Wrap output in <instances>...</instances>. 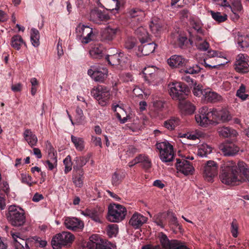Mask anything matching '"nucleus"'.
<instances>
[{
  "label": "nucleus",
  "instance_id": "393cba45",
  "mask_svg": "<svg viewBox=\"0 0 249 249\" xmlns=\"http://www.w3.org/2000/svg\"><path fill=\"white\" fill-rule=\"evenodd\" d=\"M202 97L205 100L209 102H217L222 99L221 95L210 89H204Z\"/></svg>",
  "mask_w": 249,
  "mask_h": 249
},
{
  "label": "nucleus",
  "instance_id": "f03ea898",
  "mask_svg": "<svg viewBox=\"0 0 249 249\" xmlns=\"http://www.w3.org/2000/svg\"><path fill=\"white\" fill-rule=\"evenodd\" d=\"M7 219L14 226L23 225L25 222L24 210L16 205H11L8 208Z\"/></svg>",
  "mask_w": 249,
  "mask_h": 249
},
{
  "label": "nucleus",
  "instance_id": "ddd939ff",
  "mask_svg": "<svg viewBox=\"0 0 249 249\" xmlns=\"http://www.w3.org/2000/svg\"><path fill=\"white\" fill-rule=\"evenodd\" d=\"M218 173V166L217 163L213 160H209L204 167L203 177L209 181L213 180Z\"/></svg>",
  "mask_w": 249,
  "mask_h": 249
},
{
  "label": "nucleus",
  "instance_id": "49530a36",
  "mask_svg": "<svg viewBox=\"0 0 249 249\" xmlns=\"http://www.w3.org/2000/svg\"><path fill=\"white\" fill-rule=\"evenodd\" d=\"M211 13L213 19L218 22H223L227 19V16L226 15L223 16L220 12H214L211 11Z\"/></svg>",
  "mask_w": 249,
  "mask_h": 249
},
{
  "label": "nucleus",
  "instance_id": "338daca9",
  "mask_svg": "<svg viewBox=\"0 0 249 249\" xmlns=\"http://www.w3.org/2000/svg\"><path fill=\"white\" fill-rule=\"evenodd\" d=\"M43 198L44 197L42 195L36 193L33 196L32 200L35 202H38Z\"/></svg>",
  "mask_w": 249,
  "mask_h": 249
},
{
  "label": "nucleus",
  "instance_id": "9d476101",
  "mask_svg": "<svg viewBox=\"0 0 249 249\" xmlns=\"http://www.w3.org/2000/svg\"><path fill=\"white\" fill-rule=\"evenodd\" d=\"M100 239L98 235H92L82 249H114L116 247L115 244L109 241H105L100 244Z\"/></svg>",
  "mask_w": 249,
  "mask_h": 249
},
{
  "label": "nucleus",
  "instance_id": "a19ab883",
  "mask_svg": "<svg viewBox=\"0 0 249 249\" xmlns=\"http://www.w3.org/2000/svg\"><path fill=\"white\" fill-rule=\"evenodd\" d=\"M179 120L178 118L173 117L164 123V126L169 130H173L175 127L179 124Z\"/></svg>",
  "mask_w": 249,
  "mask_h": 249
},
{
  "label": "nucleus",
  "instance_id": "9b49d317",
  "mask_svg": "<svg viewBox=\"0 0 249 249\" xmlns=\"http://www.w3.org/2000/svg\"><path fill=\"white\" fill-rule=\"evenodd\" d=\"M170 95L172 98L183 100L187 95L188 90L185 85L180 82H173L169 85Z\"/></svg>",
  "mask_w": 249,
  "mask_h": 249
},
{
  "label": "nucleus",
  "instance_id": "0e129e2a",
  "mask_svg": "<svg viewBox=\"0 0 249 249\" xmlns=\"http://www.w3.org/2000/svg\"><path fill=\"white\" fill-rule=\"evenodd\" d=\"M10 234L14 242V244L18 241V238H20L22 235V234L17 231H11Z\"/></svg>",
  "mask_w": 249,
  "mask_h": 249
},
{
  "label": "nucleus",
  "instance_id": "1a4fd4ad",
  "mask_svg": "<svg viewBox=\"0 0 249 249\" xmlns=\"http://www.w3.org/2000/svg\"><path fill=\"white\" fill-rule=\"evenodd\" d=\"M74 239L72 234L69 232L64 231L54 236L51 241L54 249H59L62 246L70 245Z\"/></svg>",
  "mask_w": 249,
  "mask_h": 249
},
{
  "label": "nucleus",
  "instance_id": "7c9ffc66",
  "mask_svg": "<svg viewBox=\"0 0 249 249\" xmlns=\"http://www.w3.org/2000/svg\"><path fill=\"white\" fill-rule=\"evenodd\" d=\"M88 160V158L86 157H76L75 159L76 165L73 166L74 171L78 172V171L83 170L82 167L86 164Z\"/></svg>",
  "mask_w": 249,
  "mask_h": 249
},
{
  "label": "nucleus",
  "instance_id": "aec40b11",
  "mask_svg": "<svg viewBox=\"0 0 249 249\" xmlns=\"http://www.w3.org/2000/svg\"><path fill=\"white\" fill-rule=\"evenodd\" d=\"M64 225L70 230L76 231L83 229L84 225L83 222L77 218L68 217L65 219Z\"/></svg>",
  "mask_w": 249,
  "mask_h": 249
},
{
  "label": "nucleus",
  "instance_id": "0eeeda50",
  "mask_svg": "<svg viewBox=\"0 0 249 249\" xmlns=\"http://www.w3.org/2000/svg\"><path fill=\"white\" fill-rule=\"evenodd\" d=\"M196 123L201 126L206 127L209 124H213L212 108L207 107L200 108L198 113L195 115Z\"/></svg>",
  "mask_w": 249,
  "mask_h": 249
},
{
  "label": "nucleus",
  "instance_id": "2f4dec72",
  "mask_svg": "<svg viewBox=\"0 0 249 249\" xmlns=\"http://www.w3.org/2000/svg\"><path fill=\"white\" fill-rule=\"evenodd\" d=\"M212 148L206 143L200 145L198 149L197 155L198 156L204 158L206 157L208 154L211 153Z\"/></svg>",
  "mask_w": 249,
  "mask_h": 249
},
{
  "label": "nucleus",
  "instance_id": "2eb2a0df",
  "mask_svg": "<svg viewBox=\"0 0 249 249\" xmlns=\"http://www.w3.org/2000/svg\"><path fill=\"white\" fill-rule=\"evenodd\" d=\"M248 58L244 54L240 53L236 57L235 62V71L241 73H247L249 71V65L247 62Z\"/></svg>",
  "mask_w": 249,
  "mask_h": 249
},
{
  "label": "nucleus",
  "instance_id": "c9c22d12",
  "mask_svg": "<svg viewBox=\"0 0 249 249\" xmlns=\"http://www.w3.org/2000/svg\"><path fill=\"white\" fill-rule=\"evenodd\" d=\"M23 44H24V42L22 37L19 35H15L11 38V46L17 50H20L21 46Z\"/></svg>",
  "mask_w": 249,
  "mask_h": 249
},
{
  "label": "nucleus",
  "instance_id": "4c0bfd02",
  "mask_svg": "<svg viewBox=\"0 0 249 249\" xmlns=\"http://www.w3.org/2000/svg\"><path fill=\"white\" fill-rule=\"evenodd\" d=\"M149 27L151 32L156 36H158L161 31V24L159 20L154 19L151 21Z\"/></svg>",
  "mask_w": 249,
  "mask_h": 249
},
{
  "label": "nucleus",
  "instance_id": "3c124183",
  "mask_svg": "<svg viewBox=\"0 0 249 249\" xmlns=\"http://www.w3.org/2000/svg\"><path fill=\"white\" fill-rule=\"evenodd\" d=\"M249 47V43L247 41L239 40L237 43V47L240 51H245Z\"/></svg>",
  "mask_w": 249,
  "mask_h": 249
},
{
  "label": "nucleus",
  "instance_id": "5701e85b",
  "mask_svg": "<svg viewBox=\"0 0 249 249\" xmlns=\"http://www.w3.org/2000/svg\"><path fill=\"white\" fill-rule=\"evenodd\" d=\"M167 62L172 68H177L185 66L187 63V60L181 55L174 54L169 58Z\"/></svg>",
  "mask_w": 249,
  "mask_h": 249
},
{
  "label": "nucleus",
  "instance_id": "a878e982",
  "mask_svg": "<svg viewBox=\"0 0 249 249\" xmlns=\"http://www.w3.org/2000/svg\"><path fill=\"white\" fill-rule=\"evenodd\" d=\"M23 136L25 140L31 147L36 145L38 139L31 129H26L23 133Z\"/></svg>",
  "mask_w": 249,
  "mask_h": 249
},
{
  "label": "nucleus",
  "instance_id": "680f3d73",
  "mask_svg": "<svg viewBox=\"0 0 249 249\" xmlns=\"http://www.w3.org/2000/svg\"><path fill=\"white\" fill-rule=\"evenodd\" d=\"M21 180L22 182L26 183L30 185H31V177L26 174H21Z\"/></svg>",
  "mask_w": 249,
  "mask_h": 249
},
{
  "label": "nucleus",
  "instance_id": "c85d7f7f",
  "mask_svg": "<svg viewBox=\"0 0 249 249\" xmlns=\"http://www.w3.org/2000/svg\"><path fill=\"white\" fill-rule=\"evenodd\" d=\"M219 135L224 138L236 137L237 132L229 127H221L218 129Z\"/></svg>",
  "mask_w": 249,
  "mask_h": 249
},
{
  "label": "nucleus",
  "instance_id": "cd10ccee",
  "mask_svg": "<svg viewBox=\"0 0 249 249\" xmlns=\"http://www.w3.org/2000/svg\"><path fill=\"white\" fill-rule=\"evenodd\" d=\"M105 49L103 46L97 44L94 45L89 51V54L91 57L100 59L103 57Z\"/></svg>",
  "mask_w": 249,
  "mask_h": 249
},
{
  "label": "nucleus",
  "instance_id": "a18cd8bd",
  "mask_svg": "<svg viewBox=\"0 0 249 249\" xmlns=\"http://www.w3.org/2000/svg\"><path fill=\"white\" fill-rule=\"evenodd\" d=\"M158 69L154 66H149L144 68L143 71V77H148L150 75L154 74V73L158 72Z\"/></svg>",
  "mask_w": 249,
  "mask_h": 249
},
{
  "label": "nucleus",
  "instance_id": "79ce46f5",
  "mask_svg": "<svg viewBox=\"0 0 249 249\" xmlns=\"http://www.w3.org/2000/svg\"><path fill=\"white\" fill-rule=\"evenodd\" d=\"M191 25L192 27L196 31V33L201 35L204 36L205 31L202 29V24L199 21L192 20Z\"/></svg>",
  "mask_w": 249,
  "mask_h": 249
},
{
  "label": "nucleus",
  "instance_id": "e433bc0d",
  "mask_svg": "<svg viewBox=\"0 0 249 249\" xmlns=\"http://www.w3.org/2000/svg\"><path fill=\"white\" fill-rule=\"evenodd\" d=\"M139 163H142V167L146 169H149L151 168L152 163L151 160L147 156L143 154H140L138 156Z\"/></svg>",
  "mask_w": 249,
  "mask_h": 249
},
{
  "label": "nucleus",
  "instance_id": "6ab92c4d",
  "mask_svg": "<svg viewBox=\"0 0 249 249\" xmlns=\"http://www.w3.org/2000/svg\"><path fill=\"white\" fill-rule=\"evenodd\" d=\"M89 17L90 20L98 24H101L103 22H106L110 18V17L107 14L99 10L91 11Z\"/></svg>",
  "mask_w": 249,
  "mask_h": 249
},
{
  "label": "nucleus",
  "instance_id": "dca6fc26",
  "mask_svg": "<svg viewBox=\"0 0 249 249\" xmlns=\"http://www.w3.org/2000/svg\"><path fill=\"white\" fill-rule=\"evenodd\" d=\"M120 33V29L118 26L108 25L103 30L102 39L106 42L112 41Z\"/></svg>",
  "mask_w": 249,
  "mask_h": 249
},
{
  "label": "nucleus",
  "instance_id": "20e7f679",
  "mask_svg": "<svg viewBox=\"0 0 249 249\" xmlns=\"http://www.w3.org/2000/svg\"><path fill=\"white\" fill-rule=\"evenodd\" d=\"M126 214V210L122 205L113 203L108 207L107 218L110 222H120L124 219Z\"/></svg>",
  "mask_w": 249,
  "mask_h": 249
},
{
  "label": "nucleus",
  "instance_id": "473e14b6",
  "mask_svg": "<svg viewBox=\"0 0 249 249\" xmlns=\"http://www.w3.org/2000/svg\"><path fill=\"white\" fill-rule=\"evenodd\" d=\"M30 38L33 46L35 47H37L40 44V35L39 31L37 29L35 28L31 29Z\"/></svg>",
  "mask_w": 249,
  "mask_h": 249
},
{
  "label": "nucleus",
  "instance_id": "bb28decb",
  "mask_svg": "<svg viewBox=\"0 0 249 249\" xmlns=\"http://www.w3.org/2000/svg\"><path fill=\"white\" fill-rule=\"evenodd\" d=\"M179 107L181 112L185 115H191L196 110L195 107L190 102L187 101L180 102Z\"/></svg>",
  "mask_w": 249,
  "mask_h": 249
},
{
  "label": "nucleus",
  "instance_id": "7ed1b4c3",
  "mask_svg": "<svg viewBox=\"0 0 249 249\" xmlns=\"http://www.w3.org/2000/svg\"><path fill=\"white\" fill-rule=\"evenodd\" d=\"M137 33L139 35V39L142 43L139 46V50L141 51L143 55H147L155 51L157 45L153 42L144 44L148 41L149 36L147 31L142 27L138 28Z\"/></svg>",
  "mask_w": 249,
  "mask_h": 249
},
{
  "label": "nucleus",
  "instance_id": "f3484780",
  "mask_svg": "<svg viewBox=\"0 0 249 249\" xmlns=\"http://www.w3.org/2000/svg\"><path fill=\"white\" fill-rule=\"evenodd\" d=\"M176 168L178 172H180L185 175H188L193 173L194 167L190 163L185 159H176Z\"/></svg>",
  "mask_w": 249,
  "mask_h": 249
},
{
  "label": "nucleus",
  "instance_id": "6e6552de",
  "mask_svg": "<svg viewBox=\"0 0 249 249\" xmlns=\"http://www.w3.org/2000/svg\"><path fill=\"white\" fill-rule=\"evenodd\" d=\"M91 94L102 106H105L108 103L110 97L109 90L102 85L94 87L91 90Z\"/></svg>",
  "mask_w": 249,
  "mask_h": 249
},
{
  "label": "nucleus",
  "instance_id": "c756f323",
  "mask_svg": "<svg viewBox=\"0 0 249 249\" xmlns=\"http://www.w3.org/2000/svg\"><path fill=\"white\" fill-rule=\"evenodd\" d=\"M82 214L86 216L90 217L97 223H101L102 222L99 213L95 209H87L85 211L83 212Z\"/></svg>",
  "mask_w": 249,
  "mask_h": 249
},
{
  "label": "nucleus",
  "instance_id": "4be33fe9",
  "mask_svg": "<svg viewBox=\"0 0 249 249\" xmlns=\"http://www.w3.org/2000/svg\"><path fill=\"white\" fill-rule=\"evenodd\" d=\"M219 148L225 156H229L236 154L239 150L238 146L231 142L221 143Z\"/></svg>",
  "mask_w": 249,
  "mask_h": 249
},
{
  "label": "nucleus",
  "instance_id": "423d86ee",
  "mask_svg": "<svg viewBox=\"0 0 249 249\" xmlns=\"http://www.w3.org/2000/svg\"><path fill=\"white\" fill-rule=\"evenodd\" d=\"M75 32L76 39L84 44L91 41L94 36L92 28L81 23L76 27Z\"/></svg>",
  "mask_w": 249,
  "mask_h": 249
},
{
  "label": "nucleus",
  "instance_id": "b1692460",
  "mask_svg": "<svg viewBox=\"0 0 249 249\" xmlns=\"http://www.w3.org/2000/svg\"><path fill=\"white\" fill-rule=\"evenodd\" d=\"M147 218L141 214L135 213L129 220V224L137 229L147 221Z\"/></svg>",
  "mask_w": 249,
  "mask_h": 249
},
{
  "label": "nucleus",
  "instance_id": "5fc2aeb1",
  "mask_svg": "<svg viewBox=\"0 0 249 249\" xmlns=\"http://www.w3.org/2000/svg\"><path fill=\"white\" fill-rule=\"evenodd\" d=\"M76 119L78 121L79 123L81 121L83 120L84 119V114L83 112L82 109L80 108L79 107H77L76 108Z\"/></svg>",
  "mask_w": 249,
  "mask_h": 249
},
{
  "label": "nucleus",
  "instance_id": "58836bf2",
  "mask_svg": "<svg viewBox=\"0 0 249 249\" xmlns=\"http://www.w3.org/2000/svg\"><path fill=\"white\" fill-rule=\"evenodd\" d=\"M46 147L48 153V160L53 161L54 163H57V157L56 151L54 150L50 142L47 143L46 144Z\"/></svg>",
  "mask_w": 249,
  "mask_h": 249
},
{
  "label": "nucleus",
  "instance_id": "39448f33",
  "mask_svg": "<svg viewBox=\"0 0 249 249\" xmlns=\"http://www.w3.org/2000/svg\"><path fill=\"white\" fill-rule=\"evenodd\" d=\"M160 152V158L164 163L173 161L175 157V152L173 145L167 141L160 142L156 144Z\"/></svg>",
  "mask_w": 249,
  "mask_h": 249
},
{
  "label": "nucleus",
  "instance_id": "6e6d98bb",
  "mask_svg": "<svg viewBox=\"0 0 249 249\" xmlns=\"http://www.w3.org/2000/svg\"><path fill=\"white\" fill-rule=\"evenodd\" d=\"M143 12L138 8H134L129 11V15L132 18L141 16Z\"/></svg>",
  "mask_w": 249,
  "mask_h": 249
},
{
  "label": "nucleus",
  "instance_id": "4468645a",
  "mask_svg": "<svg viewBox=\"0 0 249 249\" xmlns=\"http://www.w3.org/2000/svg\"><path fill=\"white\" fill-rule=\"evenodd\" d=\"M213 124L219 122H226L231 120V116L230 112L226 109H217L212 108Z\"/></svg>",
  "mask_w": 249,
  "mask_h": 249
},
{
  "label": "nucleus",
  "instance_id": "69168bd1",
  "mask_svg": "<svg viewBox=\"0 0 249 249\" xmlns=\"http://www.w3.org/2000/svg\"><path fill=\"white\" fill-rule=\"evenodd\" d=\"M57 163H54L50 160H47L45 162V165L50 170H52L56 166Z\"/></svg>",
  "mask_w": 249,
  "mask_h": 249
},
{
  "label": "nucleus",
  "instance_id": "13d9d810",
  "mask_svg": "<svg viewBox=\"0 0 249 249\" xmlns=\"http://www.w3.org/2000/svg\"><path fill=\"white\" fill-rule=\"evenodd\" d=\"M34 239L36 241V243L37 244V245L40 247L43 248L47 245V242L45 240H42L38 237H35Z\"/></svg>",
  "mask_w": 249,
  "mask_h": 249
},
{
  "label": "nucleus",
  "instance_id": "72a5a7b5",
  "mask_svg": "<svg viewBox=\"0 0 249 249\" xmlns=\"http://www.w3.org/2000/svg\"><path fill=\"white\" fill-rule=\"evenodd\" d=\"M84 171H78L73 175L72 180L74 185L77 187H81L83 184Z\"/></svg>",
  "mask_w": 249,
  "mask_h": 249
},
{
  "label": "nucleus",
  "instance_id": "09e8293b",
  "mask_svg": "<svg viewBox=\"0 0 249 249\" xmlns=\"http://www.w3.org/2000/svg\"><path fill=\"white\" fill-rule=\"evenodd\" d=\"M195 46L200 51H206L209 48V44L206 41L200 42H195Z\"/></svg>",
  "mask_w": 249,
  "mask_h": 249
},
{
  "label": "nucleus",
  "instance_id": "37998d69",
  "mask_svg": "<svg viewBox=\"0 0 249 249\" xmlns=\"http://www.w3.org/2000/svg\"><path fill=\"white\" fill-rule=\"evenodd\" d=\"M246 87L243 84H241L239 89L237 90L236 95L242 101L246 100L249 97V95L245 93Z\"/></svg>",
  "mask_w": 249,
  "mask_h": 249
},
{
  "label": "nucleus",
  "instance_id": "f257e3e1",
  "mask_svg": "<svg viewBox=\"0 0 249 249\" xmlns=\"http://www.w3.org/2000/svg\"><path fill=\"white\" fill-rule=\"evenodd\" d=\"M219 178L226 185H233L243 181L249 182V169L242 161L236 163L232 160H229L222 165Z\"/></svg>",
  "mask_w": 249,
  "mask_h": 249
},
{
  "label": "nucleus",
  "instance_id": "de8ad7c7",
  "mask_svg": "<svg viewBox=\"0 0 249 249\" xmlns=\"http://www.w3.org/2000/svg\"><path fill=\"white\" fill-rule=\"evenodd\" d=\"M201 70L200 67L197 65H194L192 67H189L185 69L184 70V72L186 73L189 74H196L198 73L199 72H200Z\"/></svg>",
  "mask_w": 249,
  "mask_h": 249
},
{
  "label": "nucleus",
  "instance_id": "f704fd0d",
  "mask_svg": "<svg viewBox=\"0 0 249 249\" xmlns=\"http://www.w3.org/2000/svg\"><path fill=\"white\" fill-rule=\"evenodd\" d=\"M71 141L77 150L81 151L84 149V141L82 138L71 135Z\"/></svg>",
  "mask_w": 249,
  "mask_h": 249
},
{
  "label": "nucleus",
  "instance_id": "864d4df0",
  "mask_svg": "<svg viewBox=\"0 0 249 249\" xmlns=\"http://www.w3.org/2000/svg\"><path fill=\"white\" fill-rule=\"evenodd\" d=\"M26 237L22 235L21 237L18 238V241L15 243V246H16V249H18L20 248L24 247V244L25 243V241L26 240Z\"/></svg>",
  "mask_w": 249,
  "mask_h": 249
},
{
  "label": "nucleus",
  "instance_id": "a211bd4d",
  "mask_svg": "<svg viewBox=\"0 0 249 249\" xmlns=\"http://www.w3.org/2000/svg\"><path fill=\"white\" fill-rule=\"evenodd\" d=\"M159 238L160 243L164 249H176L182 244L176 240H169L167 236L162 232L160 233Z\"/></svg>",
  "mask_w": 249,
  "mask_h": 249
},
{
  "label": "nucleus",
  "instance_id": "8fccbe9b",
  "mask_svg": "<svg viewBox=\"0 0 249 249\" xmlns=\"http://www.w3.org/2000/svg\"><path fill=\"white\" fill-rule=\"evenodd\" d=\"M231 232L234 237L238 235V225L236 219H233L231 223Z\"/></svg>",
  "mask_w": 249,
  "mask_h": 249
},
{
  "label": "nucleus",
  "instance_id": "e2e57ef3",
  "mask_svg": "<svg viewBox=\"0 0 249 249\" xmlns=\"http://www.w3.org/2000/svg\"><path fill=\"white\" fill-rule=\"evenodd\" d=\"M153 106L157 109H161L163 107L164 102L162 100H156L153 102Z\"/></svg>",
  "mask_w": 249,
  "mask_h": 249
},
{
  "label": "nucleus",
  "instance_id": "f8f14e48",
  "mask_svg": "<svg viewBox=\"0 0 249 249\" xmlns=\"http://www.w3.org/2000/svg\"><path fill=\"white\" fill-rule=\"evenodd\" d=\"M108 70L99 66L93 65L88 70V74L97 82H103L107 77Z\"/></svg>",
  "mask_w": 249,
  "mask_h": 249
},
{
  "label": "nucleus",
  "instance_id": "052dcab7",
  "mask_svg": "<svg viewBox=\"0 0 249 249\" xmlns=\"http://www.w3.org/2000/svg\"><path fill=\"white\" fill-rule=\"evenodd\" d=\"M91 142L94 143L95 145L102 147V144L101 139L100 138L94 136H91Z\"/></svg>",
  "mask_w": 249,
  "mask_h": 249
},
{
  "label": "nucleus",
  "instance_id": "ea45409f",
  "mask_svg": "<svg viewBox=\"0 0 249 249\" xmlns=\"http://www.w3.org/2000/svg\"><path fill=\"white\" fill-rule=\"evenodd\" d=\"M118 231V226L116 224H109L106 228L107 234L110 238L116 237Z\"/></svg>",
  "mask_w": 249,
  "mask_h": 249
},
{
  "label": "nucleus",
  "instance_id": "412c9836",
  "mask_svg": "<svg viewBox=\"0 0 249 249\" xmlns=\"http://www.w3.org/2000/svg\"><path fill=\"white\" fill-rule=\"evenodd\" d=\"M111 53H113L112 54L107 55L106 57V59L108 64L113 66H117L121 64L123 60L124 54L115 49H111Z\"/></svg>",
  "mask_w": 249,
  "mask_h": 249
},
{
  "label": "nucleus",
  "instance_id": "774afa93",
  "mask_svg": "<svg viewBox=\"0 0 249 249\" xmlns=\"http://www.w3.org/2000/svg\"><path fill=\"white\" fill-rule=\"evenodd\" d=\"M142 249H161L160 245L152 246L150 245H147L143 246Z\"/></svg>",
  "mask_w": 249,
  "mask_h": 249
},
{
  "label": "nucleus",
  "instance_id": "bf43d9fd",
  "mask_svg": "<svg viewBox=\"0 0 249 249\" xmlns=\"http://www.w3.org/2000/svg\"><path fill=\"white\" fill-rule=\"evenodd\" d=\"M157 72L154 73V74L150 75L148 77L144 76L145 81H147L148 83L151 84L154 82L157 78Z\"/></svg>",
  "mask_w": 249,
  "mask_h": 249
},
{
  "label": "nucleus",
  "instance_id": "c03bdc74",
  "mask_svg": "<svg viewBox=\"0 0 249 249\" xmlns=\"http://www.w3.org/2000/svg\"><path fill=\"white\" fill-rule=\"evenodd\" d=\"M193 85V92L194 95L196 96H200L203 95V91L204 89H203L202 86L201 84H197L195 82Z\"/></svg>",
  "mask_w": 249,
  "mask_h": 249
},
{
  "label": "nucleus",
  "instance_id": "603ef678",
  "mask_svg": "<svg viewBox=\"0 0 249 249\" xmlns=\"http://www.w3.org/2000/svg\"><path fill=\"white\" fill-rule=\"evenodd\" d=\"M26 237L22 235L21 237L18 238V241L15 243V246H16V249H18L20 248L24 247V244L25 243V241L26 240Z\"/></svg>",
  "mask_w": 249,
  "mask_h": 249
},
{
  "label": "nucleus",
  "instance_id": "4d7b16f0",
  "mask_svg": "<svg viewBox=\"0 0 249 249\" xmlns=\"http://www.w3.org/2000/svg\"><path fill=\"white\" fill-rule=\"evenodd\" d=\"M120 178L118 174L115 172L112 176V183L113 185L116 186L120 183Z\"/></svg>",
  "mask_w": 249,
  "mask_h": 249
}]
</instances>
